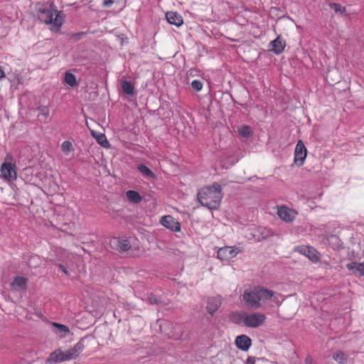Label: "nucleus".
Masks as SVG:
<instances>
[{
  "mask_svg": "<svg viewBox=\"0 0 364 364\" xmlns=\"http://www.w3.org/2000/svg\"><path fill=\"white\" fill-rule=\"evenodd\" d=\"M279 294L262 287H255L246 289L242 295L243 301L247 307L253 309L274 307L280 305Z\"/></svg>",
  "mask_w": 364,
  "mask_h": 364,
  "instance_id": "obj_1",
  "label": "nucleus"
},
{
  "mask_svg": "<svg viewBox=\"0 0 364 364\" xmlns=\"http://www.w3.org/2000/svg\"><path fill=\"white\" fill-rule=\"evenodd\" d=\"M197 196L201 205L209 210H216L219 208L223 198L221 186L218 183H214L212 186L201 188Z\"/></svg>",
  "mask_w": 364,
  "mask_h": 364,
  "instance_id": "obj_2",
  "label": "nucleus"
},
{
  "mask_svg": "<svg viewBox=\"0 0 364 364\" xmlns=\"http://www.w3.org/2000/svg\"><path fill=\"white\" fill-rule=\"evenodd\" d=\"M38 19L46 24L51 26L52 31H58L62 26L65 16L62 11H58L53 4L43 5L38 11Z\"/></svg>",
  "mask_w": 364,
  "mask_h": 364,
  "instance_id": "obj_3",
  "label": "nucleus"
},
{
  "mask_svg": "<svg viewBox=\"0 0 364 364\" xmlns=\"http://www.w3.org/2000/svg\"><path fill=\"white\" fill-rule=\"evenodd\" d=\"M84 344L79 341L72 348L65 351L58 349L50 353L47 358V363H58L63 361L70 360L76 358L83 350Z\"/></svg>",
  "mask_w": 364,
  "mask_h": 364,
  "instance_id": "obj_4",
  "label": "nucleus"
},
{
  "mask_svg": "<svg viewBox=\"0 0 364 364\" xmlns=\"http://www.w3.org/2000/svg\"><path fill=\"white\" fill-rule=\"evenodd\" d=\"M11 159L12 156L10 154H7L5 161L3 163L0 168L1 176L7 181H14L17 178L16 164L9 161Z\"/></svg>",
  "mask_w": 364,
  "mask_h": 364,
  "instance_id": "obj_5",
  "label": "nucleus"
},
{
  "mask_svg": "<svg viewBox=\"0 0 364 364\" xmlns=\"http://www.w3.org/2000/svg\"><path fill=\"white\" fill-rule=\"evenodd\" d=\"M245 320L246 327L256 328L265 323L267 316L264 313L259 311L247 312Z\"/></svg>",
  "mask_w": 364,
  "mask_h": 364,
  "instance_id": "obj_6",
  "label": "nucleus"
},
{
  "mask_svg": "<svg viewBox=\"0 0 364 364\" xmlns=\"http://www.w3.org/2000/svg\"><path fill=\"white\" fill-rule=\"evenodd\" d=\"M307 156V149L301 140H299L294 150V164L300 167L304 164Z\"/></svg>",
  "mask_w": 364,
  "mask_h": 364,
  "instance_id": "obj_7",
  "label": "nucleus"
},
{
  "mask_svg": "<svg viewBox=\"0 0 364 364\" xmlns=\"http://www.w3.org/2000/svg\"><path fill=\"white\" fill-rule=\"evenodd\" d=\"M239 251L232 247L225 246L218 250L217 252V257L221 261H228L230 259L235 257Z\"/></svg>",
  "mask_w": 364,
  "mask_h": 364,
  "instance_id": "obj_8",
  "label": "nucleus"
},
{
  "mask_svg": "<svg viewBox=\"0 0 364 364\" xmlns=\"http://www.w3.org/2000/svg\"><path fill=\"white\" fill-rule=\"evenodd\" d=\"M294 250L296 252H299L303 255H305L313 262H317L319 260L318 252L312 247L298 246L295 247Z\"/></svg>",
  "mask_w": 364,
  "mask_h": 364,
  "instance_id": "obj_9",
  "label": "nucleus"
},
{
  "mask_svg": "<svg viewBox=\"0 0 364 364\" xmlns=\"http://www.w3.org/2000/svg\"><path fill=\"white\" fill-rule=\"evenodd\" d=\"M278 216L285 222L293 221L297 215V212L287 206H281L277 210Z\"/></svg>",
  "mask_w": 364,
  "mask_h": 364,
  "instance_id": "obj_10",
  "label": "nucleus"
},
{
  "mask_svg": "<svg viewBox=\"0 0 364 364\" xmlns=\"http://www.w3.org/2000/svg\"><path fill=\"white\" fill-rule=\"evenodd\" d=\"M160 223L163 226L172 231L178 232L181 230L180 223L171 215L163 216L160 220Z\"/></svg>",
  "mask_w": 364,
  "mask_h": 364,
  "instance_id": "obj_11",
  "label": "nucleus"
},
{
  "mask_svg": "<svg viewBox=\"0 0 364 364\" xmlns=\"http://www.w3.org/2000/svg\"><path fill=\"white\" fill-rule=\"evenodd\" d=\"M28 279L22 276H16L11 283L12 290L16 291L25 290L27 287Z\"/></svg>",
  "mask_w": 364,
  "mask_h": 364,
  "instance_id": "obj_12",
  "label": "nucleus"
},
{
  "mask_svg": "<svg viewBox=\"0 0 364 364\" xmlns=\"http://www.w3.org/2000/svg\"><path fill=\"white\" fill-rule=\"evenodd\" d=\"M222 303V297L217 296L211 298H208L207 301V311L208 312L213 315L215 312L219 309Z\"/></svg>",
  "mask_w": 364,
  "mask_h": 364,
  "instance_id": "obj_13",
  "label": "nucleus"
},
{
  "mask_svg": "<svg viewBox=\"0 0 364 364\" xmlns=\"http://www.w3.org/2000/svg\"><path fill=\"white\" fill-rule=\"evenodd\" d=\"M235 343L239 349L247 351L252 345V340L246 335H240L236 337Z\"/></svg>",
  "mask_w": 364,
  "mask_h": 364,
  "instance_id": "obj_14",
  "label": "nucleus"
},
{
  "mask_svg": "<svg viewBox=\"0 0 364 364\" xmlns=\"http://www.w3.org/2000/svg\"><path fill=\"white\" fill-rule=\"evenodd\" d=\"M111 243L116 246L119 252H126L131 248V244L127 239H119L114 237L111 240Z\"/></svg>",
  "mask_w": 364,
  "mask_h": 364,
  "instance_id": "obj_15",
  "label": "nucleus"
},
{
  "mask_svg": "<svg viewBox=\"0 0 364 364\" xmlns=\"http://www.w3.org/2000/svg\"><path fill=\"white\" fill-rule=\"evenodd\" d=\"M166 18L169 23L176 26H180L183 23L182 16L177 12L168 11L166 14Z\"/></svg>",
  "mask_w": 364,
  "mask_h": 364,
  "instance_id": "obj_16",
  "label": "nucleus"
},
{
  "mask_svg": "<svg viewBox=\"0 0 364 364\" xmlns=\"http://www.w3.org/2000/svg\"><path fill=\"white\" fill-rule=\"evenodd\" d=\"M269 47L271 51L276 54H280L284 49L285 43L279 37H277L275 40L270 42Z\"/></svg>",
  "mask_w": 364,
  "mask_h": 364,
  "instance_id": "obj_17",
  "label": "nucleus"
},
{
  "mask_svg": "<svg viewBox=\"0 0 364 364\" xmlns=\"http://www.w3.org/2000/svg\"><path fill=\"white\" fill-rule=\"evenodd\" d=\"M347 268L353 274L359 276L364 275V262H353L346 265Z\"/></svg>",
  "mask_w": 364,
  "mask_h": 364,
  "instance_id": "obj_18",
  "label": "nucleus"
},
{
  "mask_svg": "<svg viewBox=\"0 0 364 364\" xmlns=\"http://www.w3.org/2000/svg\"><path fill=\"white\" fill-rule=\"evenodd\" d=\"M126 196L130 203L134 204L139 203L142 200L141 195L137 191L132 190L127 191Z\"/></svg>",
  "mask_w": 364,
  "mask_h": 364,
  "instance_id": "obj_19",
  "label": "nucleus"
},
{
  "mask_svg": "<svg viewBox=\"0 0 364 364\" xmlns=\"http://www.w3.org/2000/svg\"><path fill=\"white\" fill-rule=\"evenodd\" d=\"M52 325L55 327V332L60 338L65 337L70 333L69 328L65 325L57 323H53Z\"/></svg>",
  "mask_w": 364,
  "mask_h": 364,
  "instance_id": "obj_20",
  "label": "nucleus"
},
{
  "mask_svg": "<svg viewBox=\"0 0 364 364\" xmlns=\"http://www.w3.org/2000/svg\"><path fill=\"white\" fill-rule=\"evenodd\" d=\"M247 316V312L240 311L236 312L233 314L231 316L232 321L237 324H242L245 326V316Z\"/></svg>",
  "mask_w": 364,
  "mask_h": 364,
  "instance_id": "obj_21",
  "label": "nucleus"
},
{
  "mask_svg": "<svg viewBox=\"0 0 364 364\" xmlns=\"http://www.w3.org/2000/svg\"><path fill=\"white\" fill-rule=\"evenodd\" d=\"M38 110L39 112L38 113V118L39 120L43 122H46L48 117H49V109L46 106H40L38 107Z\"/></svg>",
  "mask_w": 364,
  "mask_h": 364,
  "instance_id": "obj_22",
  "label": "nucleus"
},
{
  "mask_svg": "<svg viewBox=\"0 0 364 364\" xmlns=\"http://www.w3.org/2000/svg\"><path fill=\"white\" fill-rule=\"evenodd\" d=\"M93 136L95 138L96 141L98 144H100L103 147H108L109 146V142L107 139L106 136L102 133H97L94 134Z\"/></svg>",
  "mask_w": 364,
  "mask_h": 364,
  "instance_id": "obj_23",
  "label": "nucleus"
},
{
  "mask_svg": "<svg viewBox=\"0 0 364 364\" xmlns=\"http://www.w3.org/2000/svg\"><path fill=\"white\" fill-rule=\"evenodd\" d=\"M123 92L128 95H133L134 87L131 82L124 80L122 82Z\"/></svg>",
  "mask_w": 364,
  "mask_h": 364,
  "instance_id": "obj_24",
  "label": "nucleus"
},
{
  "mask_svg": "<svg viewBox=\"0 0 364 364\" xmlns=\"http://www.w3.org/2000/svg\"><path fill=\"white\" fill-rule=\"evenodd\" d=\"M65 82L71 87H75L77 84L75 76L73 73L68 72L65 75Z\"/></svg>",
  "mask_w": 364,
  "mask_h": 364,
  "instance_id": "obj_25",
  "label": "nucleus"
},
{
  "mask_svg": "<svg viewBox=\"0 0 364 364\" xmlns=\"http://www.w3.org/2000/svg\"><path fill=\"white\" fill-rule=\"evenodd\" d=\"M139 171L146 177L154 178L155 175L154 173L145 165L140 164L138 166Z\"/></svg>",
  "mask_w": 364,
  "mask_h": 364,
  "instance_id": "obj_26",
  "label": "nucleus"
},
{
  "mask_svg": "<svg viewBox=\"0 0 364 364\" xmlns=\"http://www.w3.org/2000/svg\"><path fill=\"white\" fill-rule=\"evenodd\" d=\"M330 7L333 9L336 14L340 15H346V7L342 6L340 4L332 3L330 4Z\"/></svg>",
  "mask_w": 364,
  "mask_h": 364,
  "instance_id": "obj_27",
  "label": "nucleus"
},
{
  "mask_svg": "<svg viewBox=\"0 0 364 364\" xmlns=\"http://www.w3.org/2000/svg\"><path fill=\"white\" fill-rule=\"evenodd\" d=\"M239 135L243 137H249L252 134V130L249 126H243L238 129Z\"/></svg>",
  "mask_w": 364,
  "mask_h": 364,
  "instance_id": "obj_28",
  "label": "nucleus"
},
{
  "mask_svg": "<svg viewBox=\"0 0 364 364\" xmlns=\"http://www.w3.org/2000/svg\"><path fill=\"white\" fill-rule=\"evenodd\" d=\"M333 358L338 363L343 364L347 360V355L343 352H336L333 354Z\"/></svg>",
  "mask_w": 364,
  "mask_h": 364,
  "instance_id": "obj_29",
  "label": "nucleus"
},
{
  "mask_svg": "<svg viewBox=\"0 0 364 364\" xmlns=\"http://www.w3.org/2000/svg\"><path fill=\"white\" fill-rule=\"evenodd\" d=\"M61 149L65 155H68L74 150L72 143L69 141H65L61 145Z\"/></svg>",
  "mask_w": 364,
  "mask_h": 364,
  "instance_id": "obj_30",
  "label": "nucleus"
},
{
  "mask_svg": "<svg viewBox=\"0 0 364 364\" xmlns=\"http://www.w3.org/2000/svg\"><path fill=\"white\" fill-rule=\"evenodd\" d=\"M146 299L150 304H159L161 303L160 299H158L157 296L154 295L153 294H148Z\"/></svg>",
  "mask_w": 364,
  "mask_h": 364,
  "instance_id": "obj_31",
  "label": "nucleus"
},
{
  "mask_svg": "<svg viewBox=\"0 0 364 364\" xmlns=\"http://www.w3.org/2000/svg\"><path fill=\"white\" fill-rule=\"evenodd\" d=\"M191 87L196 91L199 92L203 88V83L200 80H194L191 82Z\"/></svg>",
  "mask_w": 364,
  "mask_h": 364,
  "instance_id": "obj_32",
  "label": "nucleus"
},
{
  "mask_svg": "<svg viewBox=\"0 0 364 364\" xmlns=\"http://www.w3.org/2000/svg\"><path fill=\"white\" fill-rule=\"evenodd\" d=\"M40 260V257L37 255L32 256L28 262V265L31 267H36L38 264H36V262Z\"/></svg>",
  "mask_w": 364,
  "mask_h": 364,
  "instance_id": "obj_33",
  "label": "nucleus"
},
{
  "mask_svg": "<svg viewBox=\"0 0 364 364\" xmlns=\"http://www.w3.org/2000/svg\"><path fill=\"white\" fill-rule=\"evenodd\" d=\"M115 0H103L102 5L104 7H110Z\"/></svg>",
  "mask_w": 364,
  "mask_h": 364,
  "instance_id": "obj_34",
  "label": "nucleus"
},
{
  "mask_svg": "<svg viewBox=\"0 0 364 364\" xmlns=\"http://www.w3.org/2000/svg\"><path fill=\"white\" fill-rule=\"evenodd\" d=\"M305 364H314V361L311 357L308 356L305 359Z\"/></svg>",
  "mask_w": 364,
  "mask_h": 364,
  "instance_id": "obj_35",
  "label": "nucleus"
},
{
  "mask_svg": "<svg viewBox=\"0 0 364 364\" xmlns=\"http://www.w3.org/2000/svg\"><path fill=\"white\" fill-rule=\"evenodd\" d=\"M255 359L253 357H249L246 360L247 364H255Z\"/></svg>",
  "mask_w": 364,
  "mask_h": 364,
  "instance_id": "obj_36",
  "label": "nucleus"
},
{
  "mask_svg": "<svg viewBox=\"0 0 364 364\" xmlns=\"http://www.w3.org/2000/svg\"><path fill=\"white\" fill-rule=\"evenodd\" d=\"M58 266L63 272H64L65 274H68L67 269L63 264H59Z\"/></svg>",
  "mask_w": 364,
  "mask_h": 364,
  "instance_id": "obj_37",
  "label": "nucleus"
},
{
  "mask_svg": "<svg viewBox=\"0 0 364 364\" xmlns=\"http://www.w3.org/2000/svg\"><path fill=\"white\" fill-rule=\"evenodd\" d=\"M5 77L4 71L0 68V80Z\"/></svg>",
  "mask_w": 364,
  "mask_h": 364,
  "instance_id": "obj_38",
  "label": "nucleus"
}]
</instances>
